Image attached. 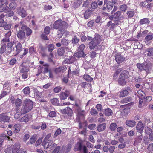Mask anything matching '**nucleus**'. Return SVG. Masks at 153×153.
<instances>
[{
  "label": "nucleus",
  "mask_w": 153,
  "mask_h": 153,
  "mask_svg": "<svg viewBox=\"0 0 153 153\" xmlns=\"http://www.w3.org/2000/svg\"><path fill=\"white\" fill-rule=\"evenodd\" d=\"M53 26L54 29H58L59 31L61 33V34H60V37H61L62 36V33L67 28V24L65 21H62L61 20H58L54 22Z\"/></svg>",
  "instance_id": "1"
},
{
  "label": "nucleus",
  "mask_w": 153,
  "mask_h": 153,
  "mask_svg": "<svg viewBox=\"0 0 153 153\" xmlns=\"http://www.w3.org/2000/svg\"><path fill=\"white\" fill-rule=\"evenodd\" d=\"M92 13L90 10H86L84 14V18L86 19H88Z\"/></svg>",
  "instance_id": "42"
},
{
  "label": "nucleus",
  "mask_w": 153,
  "mask_h": 153,
  "mask_svg": "<svg viewBox=\"0 0 153 153\" xmlns=\"http://www.w3.org/2000/svg\"><path fill=\"white\" fill-rule=\"evenodd\" d=\"M61 111L62 113L67 114L70 116H71L73 113L72 110L69 107H67L65 109L62 110Z\"/></svg>",
  "instance_id": "18"
},
{
  "label": "nucleus",
  "mask_w": 153,
  "mask_h": 153,
  "mask_svg": "<svg viewBox=\"0 0 153 153\" xmlns=\"http://www.w3.org/2000/svg\"><path fill=\"white\" fill-rule=\"evenodd\" d=\"M70 93L68 91L66 90L65 92H62L60 94V97L61 100H65L69 95Z\"/></svg>",
  "instance_id": "23"
},
{
  "label": "nucleus",
  "mask_w": 153,
  "mask_h": 153,
  "mask_svg": "<svg viewBox=\"0 0 153 153\" xmlns=\"http://www.w3.org/2000/svg\"><path fill=\"white\" fill-rule=\"evenodd\" d=\"M71 148V144H68L66 146H63L62 150L64 152L68 153L70 150Z\"/></svg>",
  "instance_id": "21"
},
{
  "label": "nucleus",
  "mask_w": 153,
  "mask_h": 153,
  "mask_svg": "<svg viewBox=\"0 0 153 153\" xmlns=\"http://www.w3.org/2000/svg\"><path fill=\"white\" fill-rule=\"evenodd\" d=\"M127 14L128 16V18H132L133 17L134 14V12L132 11H129L127 12Z\"/></svg>",
  "instance_id": "52"
},
{
  "label": "nucleus",
  "mask_w": 153,
  "mask_h": 153,
  "mask_svg": "<svg viewBox=\"0 0 153 153\" xmlns=\"http://www.w3.org/2000/svg\"><path fill=\"white\" fill-rule=\"evenodd\" d=\"M109 152L110 153H113L115 150V147L114 146H112L109 148Z\"/></svg>",
  "instance_id": "64"
},
{
  "label": "nucleus",
  "mask_w": 153,
  "mask_h": 153,
  "mask_svg": "<svg viewBox=\"0 0 153 153\" xmlns=\"http://www.w3.org/2000/svg\"><path fill=\"white\" fill-rule=\"evenodd\" d=\"M53 141L51 140H43L42 143V145L44 146V148L46 149L48 148L53 143Z\"/></svg>",
  "instance_id": "17"
},
{
  "label": "nucleus",
  "mask_w": 153,
  "mask_h": 153,
  "mask_svg": "<svg viewBox=\"0 0 153 153\" xmlns=\"http://www.w3.org/2000/svg\"><path fill=\"white\" fill-rule=\"evenodd\" d=\"M82 149L83 153H88V150L86 146L83 145L82 143L80 142H78L74 146V150L75 151H81Z\"/></svg>",
  "instance_id": "6"
},
{
  "label": "nucleus",
  "mask_w": 153,
  "mask_h": 153,
  "mask_svg": "<svg viewBox=\"0 0 153 153\" xmlns=\"http://www.w3.org/2000/svg\"><path fill=\"white\" fill-rule=\"evenodd\" d=\"M30 120L27 115H25L21 119H19V120L20 122H28Z\"/></svg>",
  "instance_id": "38"
},
{
  "label": "nucleus",
  "mask_w": 153,
  "mask_h": 153,
  "mask_svg": "<svg viewBox=\"0 0 153 153\" xmlns=\"http://www.w3.org/2000/svg\"><path fill=\"white\" fill-rule=\"evenodd\" d=\"M10 117L5 114H0V122L2 123L9 122Z\"/></svg>",
  "instance_id": "9"
},
{
  "label": "nucleus",
  "mask_w": 153,
  "mask_h": 153,
  "mask_svg": "<svg viewBox=\"0 0 153 153\" xmlns=\"http://www.w3.org/2000/svg\"><path fill=\"white\" fill-rule=\"evenodd\" d=\"M21 29L24 31H26V34L27 36L30 35L32 33V30L25 24L22 25L21 27Z\"/></svg>",
  "instance_id": "15"
},
{
  "label": "nucleus",
  "mask_w": 153,
  "mask_h": 153,
  "mask_svg": "<svg viewBox=\"0 0 153 153\" xmlns=\"http://www.w3.org/2000/svg\"><path fill=\"white\" fill-rule=\"evenodd\" d=\"M104 114L106 116H109L112 114L113 111L111 109L107 108L104 110Z\"/></svg>",
  "instance_id": "28"
},
{
  "label": "nucleus",
  "mask_w": 153,
  "mask_h": 153,
  "mask_svg": "<svg viewBox=\"0 0 153 153\" xmlns=\"http://www.w3.org/2000/svg\"><path fill=\"white\" fill-rule=\"evenodd\" d=\"M13 44L12 42L7 43L1 42V45L0 53H3L5 52L7 54H9L11 51L12 48Z\"/></svg>",
  "instance_id": "2"
},
{
  "label": "nucleus",
  "mask_w": 153,
  "mask_h": 153,
  "mask_svg": "<svg viewBox=\"0 0 153 153\" xmlns=\"http://www.w3.org/2000/svg\"><path fill=\"white\" fill-rule=\"evenodd\" d=\"M62 88L60 86H57L54 88L53 91L54 92L57 93L61 91Z\"/></svg>",
  "instance_id": "61"
},
{
  "label": "nucleus",
  "mask_w": 153,
  "mask_h": 153,
  "mask_svg": "<svg viewBox=\"0 0 153 153\" xmlns=\"http://www.w3.org/2000/svg\"><path fill=\"white\" fill-rule=\"evenodd\" d=\"M136 129L138 130L142 131L143 129V123L141 122H139L136 126Z\"/></svg>",
  "instance_id": "35"
},
{
  "label": "nucleus",
  "mask_w": 153,
  "mask_h": 153,
  "mask_svg": "<svg viewBox=\"0 0 153 153\" xmlns=\"http://www.w3.org/2000/svg\"><path fill=\"white\" fill-rule=\"evenodd\" d=\"M33 107V102L30 99H26L21 109L22 113L25 114L29 112L32 109Z\"/></svg>",
  "instance_id": "3"
},
{
  "label": "nucleus",
  "mask_w": 153,
  "mask_h": 153,
  "mask_svg": "<svg viewBox=\"0 0 153 153\" xmlns=\"http://www.w3.org/2000/svg\"><path fill=\"white\" fill-rule=\"evenodd\" d=\"M24 93L25 94H29L30 93V88L28 87L25 88L23 89Z\"/></svg>",
  "instance_id": "53"
},
{
  "label": "nucleus",
  "mask_w": 153,
  "mask_h": 153,
  "mask_svg": "<svg viewBox=\"0 0 153 153\" xmlns=\"http://www.w3.org/2000/svg\"><path fill=\"white\" fill-rule=\"evenodd\" d=\"M24 63H22L20 66V72L21 73H26L29 71L28 68L24 66Z\"/></svg>",
  "instance_id": "22"
},
{
  "label": "nucleus",
  "mask_w": 153,
  "mask_h": 153,
  "mask_svg": "<svg viewBox=\"0 0 153 153\" xmlns=\"http://www.w3.org/2000/svg\"><path fill=\"white\" fill-rule=\"evenodd\" d=\"M50 28L49 26L46 27L44 30L45 33L46 34H49L50 32Z\"/></svg>",
  "instance_id": "59"
},
{
  "label": "nucleus",
  "mask_w": 153,
  "mask_h": 153,
  "mask_svg": "<svg viewBox=\"0 0 153 153\" xmlns=\"http://www.w3.org/2000/svg\"><path fill=\"white\" fill-rule=\"evenodd\" d=\"M79 41V39L77 38L76 36H75L74 37L72 40V43L74 44H76Z\"/></svg>",
  "instance_id": "57"
},
{
  "label": "nucleus",
  "mask_w": 153,
  "mask_h": 153,
  "mask_svg": "<svg viewBox=\"0 0 153 153\" xmlns=\"http://www.w3.org/2000/svg\"><path fill=\"white\" fill-rule=\"evenodd\" d=\"M101 37L99 35H96L92 40L89 43V46L91 49H94L100 43L101 41Z\"/></svg>",
  "instance_id": "5"
},
{
  "label": "nucleus",
  "mask_w": 153,
  "mask_h": 153,
  "mask_svg": "<svg viewBox=\"0 0 153 153\" xmlns=\"http://www.w3.org/2000/svg\"><path fill=\"white\" fill-rule=\"evenodd\" d=\"M132 99L131 97H128L122 99L120 101V102L121 103H126L128 102H131L128 104L129 106L131 105L134 104V102H132Z\"/></svg>",
  "instance_id": "10"
},
{
  "label": "nucleus",
  "mask_w": 153,
  "mask_h": 153,
  "mask_svg": "<svg viewBox=\"0 0 153 153\" xmlns=\"http://www.w3.org/2000/svg\"><path fill=\"white\" fill-rule=\"evenodd\" d=\"M17 13L21 15L22 17L24 18L26 17L27 15V13L26 10L24 8L21 7H17Z\"/></svg>",
  "instance_id": "12"
},
{
  "label": "nucleus",
  "mask_w": 153,
  "mask_h": 153,
  "mask_svg": "<svg viewBox=\"0 0 153 153\" xmlns=\"http://www.w3.org/2000/svg\"><path fill=\"white\" fill-rule=\"evenodd\" d=\"M82 0H77L73 4V7L75 8H77L82 3Z\"/></svg>",
  "instance_id": "37"
},
{
  "label": "nucleus",
  "mask_w": 153,
  "mask_h": 153,
  "mask_svg": "<svg viewBox=\"0 0 153 153\" xmlns=\"http://www.w3.org/2000/svg\"><path fill=\"white\" fill-rule=\"evenodd\" d=\"M86 54L84 53L83 51H78V52L74 54V56L78 58L84 57Z\"/></svg>",
  "instance_id": "27"
},
{
  "label": "nucleus",
  "mask_w": 153,
  "mask_h": 153,
  "mask_svg": "<svg viewBox=\"0 0 153 153\" xmlns=\"http://www.w3.org/2000/svg\"><path fill=\"white\" fill-rule=\"evenodd\" d=\"M132 91V89L129 87L125 88L119 93V96L120 97H123L128 95Z\"/></svg>",
  "instance_id": "7"
},
{
  "label": "nucleus",
  "mask_w": 153,
  "mask_h": 153,
  "mask_svg": "<svg viewBox=\"0 0 153 153\" xmlns=\"http://www.w3.org/2000/svg\"><path fill=\"white\" fill-rule=\"evenodd\" d=\"M9 6L10 9H11L13 10H14L16 7L17 4L15 3L12 2L10 4Z\"/></svg>",
  "instance_id": "55"
},
{
  "label": "nucleus",
  "mask_w": 153,
  "mask_h": 153,
  "mask_svg": "<svg viewBox=\"0 0 153 153\" xmlns=\"http://www.w3.org/2000/svg\"><path fill=\"white\" fill-rule=\"evenodd\" d=\"M61 42L62 45L64 46H68L70 43V41L66 39H62Z\"/></svg>",
  "instance_id": "49"
},
{
  "label": "nucleus",
  "mask_w": 153,
  "mask_h": 153,
  "mask_svg": "<svg viewBox=\"0 0 153 153\" xmlns=\"http://www.w3.org/2000/svg\"><path fill=\"white\" fill-rule=\"evenodd\" d=\"M142 138L143 137L142 135L138 136L136 138L135 141L136 143L140 142L142 140Z\"/></svg>",
  "instance_id": "58"
},
{
  "label": "nucleus",
  "mask_w": 153,
  "mask_h": 153,
  "mask_svg": "<svg viewBox=\"0 0 153 153\" xmlns=\"http://www.w3.org/2000/svg\"><path fill=\"white\" fill-rule=\"evenodd\" d=\"M20 126L19 124H16L13 127L14 131L15 133H18L20 131Z\"/></svg>",
  "instance_id": "46"
},
{
  "label": "nucleus",
  "mask_w": 153,
  "mask_h": 153,
  "mask_svg": "<svg viewBox=\"0 0 153 153\" xmlns=\"http://www.w3.org/2000/svg\"><path fill=\"white\" fill-rule=\"evenodd\" d=\"M145 39L147 41H149L153 39V36L152 35H147L145 37Z\"/></svg>",
  "instance_id": "63"
},
{
  "label": "nucleus",
  "mask_w": 153,
  "mask_h": 153,
  "mask_svg": "<svg viewBox=\"0 0 153 153\" xmlns=\"http://www.w3.org/2000/svg\"><path fill=\"white\" fill-rule=\"evenodd\" d=\"M16 35L17 37L20 40H24L25 38V32L21 28L17 31Z\"/></svg>",
  "instance_id": "13"
},
{
  "label": "nucleus",
  "mask_w": 153,
  "mask_h": 153,
  "mask_svg": "<svg viewBox=\"0 0 153 153\" xmlns=\"http://www.w3.org/2000/svg\"><path fill=\"white\" fill-rule=\"evenodd\" d=\"M10 10V9L8 6H1L0 7V12L7 13Z\"/></svg>",
  "instance_id": "36"
},
{
  "label": "nucleus",
  "mask_w": 153,
  "mask_h": 153,
  "mask_svg": "<svg viewBox=\"0 0 153 153\" xmlns=\"http://www.w3.org/2000/svg\"><path fill=\"white\" fill-rule=\"evenodd\" d=\"M42 67L43 71L42 73L44 74L48 72L51 70V69L49 68V65L47 63L44 64Z\"/></svg>",
  "instance_id": "19"
},
{
  "label": "nucleus",
  "mask_w": 153,
  "mask_h": 153,
  "mask_svg": "<svg viewBox=\"0 0 153 153\" xmlns=\"http://www.w3.org/2000/svg\"><path fill=\"white\" fill-rule=\"evenodd\" d=\"M16 112L15 114L14 118L16 119H17L20 117L22 114H23L22 113V110H21V111H19V109L18 108L16 109Z\"/></svg>",
  "instance_id": "33"
},
{
  "label": "nucleus",
  "mask_w": 153,
  "mask_h": 153,
  "mask_svg": "<svg viewBox=\"0 0 153 153\" xmlns=\"http://www.w3.org/2000/svg\"><path fill=\"white\" fill-rule=\"evenodd\" d=\"M14 101L16 107L18 108L21 105L22 101L20 99L17 98L14 99Z\"/></svg>",
  "instance_id": "32"
},
{
  "label": "nucleus",
  "mask_w": 153,
  "mask_h": 153,
  "mask_svg": "<svg viewBox=\"0 0 153 153\" xmlns=\"http://www.w3.org/2000/svg\"><path fill=\"white\" fill-rule=\"evenodd\" d=\"M11 31H9L7 33H6L4 37L2 38L1 40V42L7 43L11 42H10V39L11 37Z\"/></svg>",
  "instance_id": "11"
},
{
  "label": "nucleus",
  "mask_w": 153,
  "mask_h": 153,
  "mask_svg": "<svg viewBox=\"0 0 153 153\" xmlns=\"http://www.w3.org/2000/svg\"><path fill=\"white\" fill-rule=\"evenodd\" d=\"M20 144L18 143H16L13 146L12 148V152H16L20 149Z\"/></svg>",
  "instance_id": "24"
},
{
  "label": "nucleus",
  "mask_w": 153,
  "mask_h": 153,
  "mask_svg": "<svg viewBox=\"0 0 153 153\" xmlns=\"http://www.w3.org/2000/svg\"><path fill=\"white\" fill-rule=\"evenodd\" d=\"M149 21L147 18H144L140 20L139 23L140 25L144 24H148L149 23Z\"/></svg>",
  "instance_id": "43"
},
{
  "label": "nucleus",
  "mask_w": 153,
  "mask_h": 153,
  "mask_svg": "<svg viewBox=\"0 0 153 153\" xmlns=\"http://www.w3.org/2000/svg\"><path fill=\"white\" fill-rule=\"evenodd\" d=\"M83 78L85 80L88 82H91L93 79V78L87 74L84 75L83 76Z\"/></svg>",
  "instance_id": "44"
},
{
  "label": "nucleus",
  "mask_w": 153,
  "mask_h": 153,
  "mask_svg": "<svg viewBox=\"0 0 153 153\" xmlns=\"http://www.w3.org/2000/svg\"><path fill=\"white\" fill-rule=\"evenodd\" d=\"M62 132V131L60 128H58L55 132L54 135V137H56L59 135Z\"/></svg>",
  "instance_id": "56"
},
{
  "label": "nucleus",
  "mask_w": 153,
  "mask_h": 153,
  "mask_svg": "<svg viewBox=\"0 0 153 153\" xmlns=\"http://www.w3.org/2000/svg\"><path fill=\"white\" fill-rule=\"evenodd\" d=\"M147 151L148 153H153V144H150L148 148Z\"/></svg>",
  "instance_id": "47"
},
{
  "label": "nucleus",
  "mask_w": 153,
  "mask_h": 153,
  "mask_svg": "<svg viewBox=\"0 0 153 153\" xmlns=\"http://www.w3.org/2000/svg\"><path fill=\"white\" fill-rule=\"evenodd\" d=\"M64 53L65 51L62 48H61L58 50V53L59 56H62L64 54Z\"/></svg>",
  "instance_id": "51"
},
{
  "label": "nucleus",
  "mask_w": 153,
  "mask_h": 153,
  "mask_svg": "<svg viewBox=\"0 0 153 153\" xmlns=\"http://www.w3.org/2000/svg\"><path fill=\"white\" fill-rule=\"evenodd\" d=\"M96 125L95 124H91L89 125L88 126V128L90 130H94L96 127Z\"/></svg>",
  "instance_id": "60"
},
{
  "label": "nucleus",
  "mask_w": 153,
  "mask_h": 153,
  "mask_svg": "<svg viewBox=\"0 0 153 153\" xmlns=\"http://www.w3.org/2000/svg\"><path fill=\"white\" fill-rule=\"evenodd\" d=\"M106 128V124L103 123L100 124L97 126V130L99 132L104 131Z\"/></svg>",
  "instance_id": "20"
},
{
  "label": "nucleus",
  "mask_w": 153,
  "mask_h": 153,
  "mask_svg": "<svg viewBox=\"0 0 153 153\" xmlns=\"http://www.w3.org/2000/svg\"><path fill=\"white\" fill-rule=\"evenodd\" d=\"M129 112V110L128 109L125 108L123 109L121 112V115L123 116L127 115L128 114Z\"/></svg>",
  "instance_id": "45"
},
{
  "label": "nucleus",
  "mask_w": 153,
  "mask_h": 153,
  "mask_svg": "<svg viewBox=\"0 0 153 153\" xmlns=\"http://www.w3.org/2000/svg\"><path fill=\"white\" fill-rule=\"evenodd\" d=\"M75 112L77 114L76 120L79 122L81 120H83L86 115L87 112L84 110H82L80 107L77 104H76Z\"/></svg>",
  "instance_id": "4"
},
{
  "label": "nucleus",
  "mask_w": 153,
  "mask_h": 153,
  "mask_svg": "<svg viewBox=\"0 0 153 153\" xmlns=\"http://www.w3.org/2000/svg\"><path fill=\"white\" fill-rule=\"evenodd\" d=\"M104 4V5H106L108 10H111L112 9L114 6V4L113 2L108 1L107 0H105Z\"/></svg>",
  "instance_id": "16"
},
{
  "label": "nucleus",
  "mask_w": 153,
  "mask_h": 153,
  "mask_svg": "<svg viewBox=\"0 0 153 153\" xmlns=\"http://www.w3.org/2000/svg\"><path fill=\"white\" fill-rule=\"evenodd\" d=\"M117 127V124L115 123H111L110 125L109 128L111 131H114Z\"/></svg>",
  "instance_id": "39"
},
{
  "label": "nucleus",
  "mask_w": 153,
  "mask_h": 153,
  "mask_svg": "<svg viewBox=\"0 0 153 153\" xmlns=\"http://www.w3.org/2000/svg\"><path fill=\"white\" fill-rule=\"evenodd\" d=\"M121 15V12L120 11H117L114 14V21H117L119 19V17Z\"/></svg>",
  "instance_id": "41"
},
{
  "label": "nucleus",
  "mask_w": 153,
  "mask_h": 153,
  "mask_svg": "<svg viewBox=\"0 0 153 153\" xmlns=\"http://www.w3.org/2000/svg\"><path fill=\"white\" fill-rule=\"evenodd\" d=\"M128 7L126 4H123L120 6V10L121 11L125 12Z\"/></svg>",
  "instance_id": "48"
},
{
  "label": "nucleus",
  "mask_w": 153,
  "mask_h": 153,
  "mask_svg": "<svg viewBox=\"0 0 153 153\" xmlns=\"http://www.w3.org/2000/svg\"><path fill=\"white\" fill-rule=\"evenodd\" d=\"M56 115V113L55 111H51L49 113V116L51 118L54 117Z\"/></svg>",
  "instance_id": "54"
},
{
  "label": "nucleus",
  "mask_w": 153,
  "mask_h": 153,
  "mask_svg": "<svg viewBox=\"0 0 153 153\" xmlns=\"http://www.w3.org/2000/svg\"><path fill=\"white\" fill-rule=\"evenodd\" d=\"M143 65V69L147 73H149L152 68V64L151 62L149 61H146L144 62Z\"/></svg>",
  "instance_id": "8"
},
{
  "label": "nucleus",
  "mask_w": 153,
  "mask_h": 153,
  "mask_svg": "<svg viewBox=\"0 0 153 153\" xmlns=\"http://www.w3.org/2000/svg\"><path fill=\"white\" fill-rule=\"evenodd\" d=\"M128 72L127 71H123L120 75V77L125 78H127L128 77Z\"/></svg>",
  "instance_id": "29"
},
{
  "label": "nucleus",
  "mask_w": 153,
  "mask_h": 153,
  "mask_svg": "<svg viewBox=\"0 0 153 153\" xmlns=\"http://www.w3.org/2000/svg\"><path fill=\"white\" fill-rule=\"evenodd\" d=\"M125 57L121 55V54L119 53L115 56V60L118 64L121 63L123 62L125 59Z\"/></svg>",
  "instance_id": "14"
},
{
  "label": "nucleus",
  "mask_w": 153,
  "mask_h": 153,
  "mask_svg": "<svg viewBox=\"0 0 153 153\" xmlns=\"http://www.w3.org/2000/svg\"><path fill=\"white\" fill-rule=\"evenodd\" d=\"M22 51V45L19 42L17 43L16 46V49L15 50L16 52V54H18L19 53Z\"/></svg>",
  "instance_id": "34"
},
{
  "label": "nucleus",
  "mask_w": 153,
  "mask_h": 153,
  "mask_svg": "<svg viewBox=\"0 0 153 153\" xmlns=\"http://www.w3.org/2000/svg\"><path fill=\"white\" fill-rule=\"evenodd\" d=\"M126 124L130 127H133L136 125V122L133 120H127L126 122Z\"/></svg>",
  "instance_id": "26"
},
{
  "label": "nucleus",
  "mask_w": 153,
  "mask_h": 153,
  "mask_svg": "<svg viewBox=\"0 0 153 153\" xmlns=\"http://www.w3.org/2000/svg\"><path fill=\"white\" fill-rule=\"evenodd\" d=\"M37 139V137L36 135H33L30 138L29 141L27 142V144H32L34 143L36 141Z\"/></svg>",
  "instance_id": "30"
},
{
  "label": "nucleus",
  "mask_w": 153,
  "mask_h": 153,
  "mask_svg": "<svg viewBox=\"0 0 153 153\" xmlns=\"http://www.w3.org/2000/svg\"><path fill=\"white\" fill-rule=\"evenodd\" d=\"M118 82L119 85L122 86H124L126 83V82L125 79L120 77L118 80Z\"/></svg>",
  "instance_id": "40"
},
{
  "label": "nucleus",
  "mask_w": 153,
  "mask_h": 153,
  "mask_svg": "<svg viewBox=\"0 0 153 153\" xmlns=\"http://www.w3.org/2000/svg\"><path fill=\"white\" fill-rule=\"evenodd\" d=\"M54 45L53 44H49L47 46V48L48 49V51L49 52H50V55L51 56H52L53 54L51 53L52 51L54 49Z\"/></svg>",
  "instance_id": "31"
},
{
  "label": "nucleus",
  "mask_w": 153,
  "mask_h": 153,
  "mask_svg": "<svg viewBox=\"0 0 153 153\" xmlns=\"http://www.w3.org/2000/svg\"><path fill=\"white\" fill-rule=\"evenodd\" d=\"M145 52L147 53L146 54L148 56L151 57L153 56V48L151 47L146 49Z\"/></svg>",
  "instance_id": "25"
},
{
  "label": "nucleus",
  "mask_w": 153,
  "mask_h": 153,
  "mask_svg": "<svg viewBox=\"0 0 153 153\" xmlns=\"http://www.w3.org/2000/svg\"><path fill=\"white\" fill-rule=\"evenodd\" d=\"M51 102L53 105H57L58 104L59 101L58 99L55 98L51 99Z\"/></svg>",
  "instance_id": "50"
},
{
  "label": "nucleus",
  "mask_w": 153,
  "mask_h": 153,
  "mask_svg": "<svg viewBox=\"0 0 153 153\" xmlns=\"http://www.w3.org/2000/svg\"><path fill=\"white\" fill-rule=\"evenodd\" d=\"M126 142H125L124 143L119 144L118 148L120 149H123L125 148L126 146Z\"/></svg>",
  "instance_id": "62"
}]
</instances>
